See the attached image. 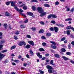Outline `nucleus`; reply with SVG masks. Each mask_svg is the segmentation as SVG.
I'll list each match as a JSON object with an SVG mask.
<instances>
[{"label":"nucleus","instance_id":"f257e3e1","mask_svg":"<svg viewBox=\"0 0 74 74\" xmlns=\"http://www.w3.org/2000/svg\"><path fill=\"white\" fill-rule=\"evenodd\" d=\"M38 11L39 13L41 14L40 16H43L47 14V13L45 12H44V10L42 8L38 7L37 8Z\"/></svg>","mask_w":74,"mask_h":74},{"label":"nucleus","instance_id":"f03ea898","mask_svg":"<svg viewBox=\"0 0 74 74\" xmlns=\"http://www.w3.org/2000/svg\"><path fill=\"white\" fill-rule=\"evenodd\" d=\"M23 7V10H27V6L25 5V4L24 3H23V4L19 6V7Z\"/></svg>","mask_w":74,"mask_h":74},{"label":"nucleus","instance_id":"7ed1b4c3","mask_svg":"<svg viewBox=\"0 0 74 74\" xmlns=\"http://www.w3.org/2000/svg\"><path fill=\"white\" fill-rule=\"evenodd\" d=\"M18 45L19 46H22L23 45L25 46L26 45V43L24 41H21L18 43Z\"/></svg>","mask_w":74,"mask_h":74},{"label":"nucleus","instance_id":"20e7f679","mask_svg":"<svg viewBox=\"0 0 74 74\" xmlns=\"http://www.w3.org/2000/svg\"><path fill=\"white\" fill-rule=\"evenodd\" d=\"M28 43H29L30 45H32V46H34V42L32 40L31 41H27Z\"/></svg>","mask_w":74,"mask_h":74},{"label":"nucleus","instance_id":"39448f33","mask_svg":"<svg viewBox=\"0 0 74 74\" xmlns=\"http://www.w3.org/2000/svg\"><path fill=\"white\" fill-rule=\"evenodd\" d=\"M72 29V30H73L74 32V28H73V27H71V26H68V27H66V29H67V30H70V29Z\"/></svg>","mask_w":74,"mask_h":74},{"label":"nucleus","instance_id":"423d86ee","mask_svg":"<svg viewBox=\"0 0 74 74\" xmlns=\"http://www.w3.org/2000/svg\"><path fill=\"white\" fill-rule=\"evenodd\" d=\"M10 3H11V6L12 7L15 6V3H16V1H10Z\"/></svg>","mask_w":74,"mask_h":74},{"label":"nucleus","instance_id":"0eeeda50","mask_svg":"<svg viewBox=\"0 0 74 74\" xmlns=\"http://www.w3.org/2000/svg\"><path fill=\"white\" fill-rule=\"evenodd\" d=\"M46 67L47 69H48V70H52V67L51 66H50L49 65H47L46 66Z\"/></svg>","mask_w":74,"mask_h":74},{"label":"nucleus","instance_id":"6e6552de","mask_svg":"<svg viewBox=\"0 0 74 74\" xmlns=\"http://www.w3.org/2000/svg\"><path fill=\"white\" fill-rule=\"evenodd\" d=\"M54 29L55 32L56 33H57L58 31V30H59V29H58V28L57 27H54Z\"/></svg>","mask_w":74,"mask_h":74},{"label":"nucleus","instance_id":"1a4fd4ad","mask_svg":"<svg viewBox=\"0 0 74 74\" xmlns=\"http://www.w3.org/2000/svg\"><path fill=\"white\" fill-rule=\"evenodd\" d=\"M5 56V55L4 54H2L1 53H0V60H1Z\"/></svg>","mask_w":74,"mask_h":74},{"label":"nucleus","instance_id":"9d476101","mask_svg":"<svg viewBox=\"0 0 74 74\" xmlns=\"http://www.w3.org/2000/svg\"><path fill=\"white\" fill-rule=\"evenodd\" d=\"M62 58L65 60H71L70 59H69V58H67L64 56H62Z\"/></svg>","mask_w":74,"mask_h":74},{"label":"nucleus","instance_id":"9b49d317","mask_svg":"<svg viewBox=\"0 0 74 74\" xmlns=\"http://www.w3.org/2000/svg\"><path fill=\"white\" fill-rule=\"evenodd\" d=\"M5 16H10V13L8 12H5Z\"/></svg>","mask_w":74,"mask_h":74},{"label":"nucleus","instance_id":"f8f14e48","mask_svg":"<svg viewBox=\"0 0 74 74\" xmlns=\"http://www.w3.org/2000/svg\"><path fill=\"white\" fill-rule=\"evenodd\" d=\"M27 15H30V16H33V13L30 12H28L27 13Z\"/></svg>","mask_w":74,"mask_h":74},{"label":"nucleus","instance_id":"ddd939ff","mask_svg":"<svg viewBox=\"0 0 74 74\" xmlns=\"http://www.w3.org/2000/svg\"><path fill=\"white\" fill-rule=\"evenodd\" d=\"M44 7H50V6L49 5H48V4L45 3L44 5Z\"/></svg>","mask_w":74,"mask_h":74},{"label":"nucleus","instance_id":"4468645a","mask_svg":"<svg viewBox=\"0 0 74 74\" xmlns=\"http://www.w3.org/2000/svg\"><path fill=\"white\" fill-rule=\"evenodd\" d=\"M3 26H4V27L5 29H7L8 26L7 25V24H6V23L4 24Z\"/></svg>","mask_w":74,"mask_h":74},{"label":"nucleus","instance_id":"2eb2a0df","mask_svg":"<svg viewBox=\"0 0 74 74\" xmlns=\"http://www.w3.org/2000/svg\"><path fill=\"white\" fill-rule=\"evenodd\" d=\"M55 56L56 58H60V56H59L58 54H55Z\"/></svg>","mask_w":74,"mask_h":74},{"label":"nucleus","instance_id":"dca6fc26","mask_svg":"<svg viewBox=\"0 0 74 74\" xmlns=\"http://www.w3.org/2000/svg\"><path fill=\"white\" fill-rule=\"evenodd\" d=\"M16 48V46L14 45L11 47L10 48V49L11 50H12V49H15V48Z\"/></svg>","mask_w":74,"mask_h":74},{"label":"nucleus","instance_id":"f3484780","mask_svg":"<svg viewBox=\"0 0 74 74\" xmlns=\"http://www.w3.org/2000/svg\"><path fill=\"white\" fill-rule=\"evenodd\" d=\"M72 21V18H69L66 19L65 20V21Z\"/></svg>","mask_w":74,"mask_h":74},{"label":"nucleus","instance_id":"a211bd4d","mask_svg":"<svg viewBox=\"0 0 74 74\" xmlns=\"http://www.w3.org/2000/svg\"><path fill=\"white\" fill-rule=\"evenodd\" d=\"M29 52L30 53L31 55L33 56L34 55V53H33V51L31 50H30L29 51Z\"/></svg>","mask_w":74,"mask_h":74},{"label":"nucleus","instance_id":"6ab92c4d","mask_svg":"<svg viewBox=\"0 0 74 74\" xmlns=\"http://www.w3.org/2000/svg\"><path fill=\"white\" fill-rule=\"evenodd\" d=\"M51 35V33H48L46 34V36L47 37H49V36H50Z\"/></svg>","mask_w":74,"mask_h":74},{"label":"nucleus","instance_id":"aec40b11","mask_svg":"<svg viewBox=\"0 0 74 74\" xmlns=\"http://www.w3.org/2000/svg\"><path fill=\"white\" fill-rule=\"evenodd\" d=\"M44 31L43 29H41L39 31V33H43L44 32Z\"/></svg>","mask_w":74,"mask_h":74},{"label":"nucleus","instance_id":"412c9836","mask_svg":"<svg viewBox=\"0 0 74 74\" xmlns=\"http://www.w3.org/2000/svg\"><path fill=\"white\" fill-rule=\"evenodd\" d=\"M52 18H56L57 17V16L55 15V14H52Z\"/></svg>","mask_w":74,"mask_h":74},{"label":"nucleus","instance_id":"4be33fe9","mask_svg":"<svg viewBox=\"0 0 74 74\" xmlns=\"http://www.w3.org/2000/svg\"><path fill=\"white\" fill-rule=\"evenodd\" d=\"M66 40V37H64L63 38H62L61 39V41H63L64 40Z\"/></svg>","mask_w":74,"mask_h":74},{"label":"nucleus","instance_id":"5701e85b","mask_svg":"<svg viewBox=\"0 0 74 74\" xmlns=\"http://www.w3.org/2000/svg\"><path fill=\"white\" fill-rule=\"evenodd\" d=\"M30 48V45H27L26 46V48H27V49H29Z\"/></svg>","mask_w":74,"mask_h":74},{"label":"nucleus","instance_id":"b1692460","mask_svg":"<svg viewBox=\"0 0 74 74\" xmlns=\"http://www.w3.org/2000/svg\"><path fill=\"white\" fill-rule=\"evenodd\" d=\"M61 51L62 52H66V49L63 48H62Z\"/></svg>","mask_w":74,"mask_h":74},{"label":"nucleus","instance_id":"393cba45","mask_svg":"<svg viewBox=\"0 0 74 74\" xmlns=\"http://www.w3.org/2000/svg\"><path fill=\"white\" fill-rule=\"evenodd\" d=\"M39 51H45L44 49H43L42 48H41L39 49Z\"/></svg>","mask_w":74,"mask_h":74},{"label":"nucleus","instance_id":"a878e982","mask_svg":"<svg viewBox=\"0 0 74 74\" xmlns=\"http://www.w3.org/2000/svg\"><path fill=\"white\" fill-rule=\"evenodd\" d=\"M50 42L51 43H52V44H54V45H56V43H55V42L52 41H50Z\"/></svg>","mask_w":74,"mask_h":74},{"label":"nucleus","instance_id":"bb28decb","mask_svg":"<svg viewBox=\"0 0 74 74\" xmlns=\"http://www.w3.org/2000/svg\"><path fill=\"white\" fill-rule=\"evenodd\" d=\"M52 14H50L49 15L48 17H47V18H48V19H50V18H52Z\"/></svg>","mask_w":74,"mask_h":74},{"label":"nucleus","instance_id":"cd10ccee","mask_svg":"<svg viewBox=\"0 0 74 74\" xmlns=\"http://www.w3.org/2000/svg\"><path fill=\"white\" fill-rule=\"evenodd\" d=\"M32 9L33 11H36V7L33 6L32 7Z\"/></svg>","mask_w":74,"mask_h":74},{"label":"nucleus","instance_id":"c85d7f7f","mask_svg":"<svg viewBox=\"0 0 74 74\" xmlns=\"http://www.w3.org/2000/svg\"><path fill=\"white\" fill-rule=\"evenodd\" d=\"M32 30L33 31H35V30H36V27H32Z\"/></svg>","mask_w":74,"mask_h":74},{"label":"nucleus","instance_id":"c756f323","mask_svg":"<svg viewBox=\"0 0 74 74\" xmlns=\"http://www.w3.org/2000/svg\"><path fill=\"white\" fill-rule=\"evenodd\" d=\"M71 54V53L70 52H67L66 53V55H70Z\"/></svg>","mask_w":74,"mask_h":74},{"label":"nucleus","instance_id":"7c9ffc66","mask_svg":"<svg viewBox=\"0 0 74 74\" xmlns=\"http://www.w3.org/2000/svg\"><path fill=\"white\" fill-rule=\"evenodd\" d=\"M51 47H52L53 48V49H56V46H53V45H51Z\"/></svg>","mask_w":74,"mask_h":74},{"label":"nucleus","instance_id":"2f4dec72","mask_svg":"<svg viewBox=\"0 0 74 74\" xmlns=\"http://www.w3.org/2000/svg\"><path fill=\"white\" fill-rule=\"evenodd\" d=\"M2 35H3V33L1 32H0V39H2Z\"/></svg>","mask_w":74,"mask_h":74},{"label":"nucleus","instance_id":"473e14b6","mask_svg":"<svg viewBox=\"0 0 74 74\" xmlns=\"http://www.w3.org/2000/svg\"><path fill=\"white\" fill-rule=\"evenodd\" d=\"M14 7L15 9H16V11H18L19 10V9L18 8H17V6H15Z\"/></svg>","mask_w":74,"mask_h":74},{"label":"nucleus","instance_id":"72a5a7b5","mask_svg":"<svg viewBox=\"0 0 74 74\" xmlns=\"http://www.w3.org/2000/svg\"><path fill=\"white\" fill-rule=\"evenodd\" d=\"M42 45L44 47H45V46H46L47 44L45 42H43L42 43Z\"/></svg>","mask_w":74,"mask_h":74},{"label":"nucleus","instance_id":"f704fd0d","mask_svg":"<svg viewBox=\"0 0 74 74\" xmlns=\"http://www.w3.org/2000/svg\"><path fill=\"white\" fill-rule=\"evenodd\" d=\"M51 70L52 69L48 70V71L49 73H52V71Z\"/></svg>","mask_w":74,"mask_h":74},{"label":"nucleus","instance_id":"c9c22d12","mask_svg":"<svg viewBox=\"0 0 74 74\" xmlns=\"http://www.w3.org/2000/svg\"><path fill=\"white\" fill-rule=\"evenodd\" d=\"M39 71L40 72V73H41V74H44V72L42 71V70H39Z\"/></svg>","mask_w":74,"mask_h":74},{"label":"nucleus","instance_id":"e433bc0d","mask_svg":"<svg viewBox=\"0 0 74 74\" xmlns=\"http://www.w3.org/2000/svg\"><path fill=\"white\" fill-rule=\"evenodd\" d=\"M4 42H5V41L4 40H2L0 42V44H3V43H4Z\"/></svg>","mask_w":74,"mask_h":74},{"label":"nucleus","instance_id":"4c0bfd02","mask_svg":"<svg viewBox=\"0 0 74 74\" xmlns=\"http://www.w3.org/2000/svg\"><path fill=\"white\" fill-rule=\"evenodd\" d=\"M49 29L51 31V32H53V27H51Z\"/></svg>","mask_w":74,"mask_h":74},{"label":"nucleus","instance_id":"58836bf2","mask_svg":"<svg viewBox=\"0 0 74 74\" xmlns=\"http://www.w3.org/2000/svg\"><path fill=\"white\" fill-rule=\"evenodd\" d=\"M7 51V50H4L2 51V53H4L5 52H6Z\"/></svg>","mask_w":74,"mask_h":74},{"label":"nucleus","instance_id":"ea45409f","mask_svg":"<svg viewBox=\"0 0 74 74\" xmlns=\"http://www.w3.org/2000/svg\"><path fill=\"white\" fill-rule=\"evenodd\" d=\"M18 11H20V12H23V10L21 9H18Z\"/></svg>","mask_w":74,"mask_h":74},{"label":"nucleus","instance_id":"a19ab883","mask_svg":"<svg viewBox=\"0 0 74 74\" xmlns=\"http://www.w3.org/2000/svg\"><path fill=\"white\" fill-rule=\"evenodd\" d=\"M10 2H7L6 3V4L7 5H10Z\"/></svg>","mask_w":74,"mask_h":74},{"label":"nucleus","instance_id":"79ce46f5","mask_svg":"<svg viewBox=\"0 0 74 74\" xmlns=\"http://www.w3.org/2000/svg\"><path fill=\"white\" fill-rule=\"evenodd\" d=\"M14 62L16 63H18L19 62V60H14Z\"/></svg>","mask_w":74,"mask_h":74},{"label":"nucleus","instance_id":"37998d69","mask_svg":"<svg viewBox=\"0 0 74 74\" xmlns=\"http://www.w3.org/2000/svg\"><path fill=\"white\" fill-rule=\"evenodd\" d=\"M59 3L58 2V1H56L55 3V5H59Z\"/></svg>","mask_w":74,"mask_h":74},{"label":"nucleus","instance_id":"c03bdc74","mask_svg":"<svg viewBox=\"0 0 74 74\" xmlns=\"http://www.w3.org/2000/svg\"><path fill=\"white\" fill-rule=\"evenodd\" d=\"M51 23H53V24H55L56 23V22L54 21H51Z\"/></svg>","mask_w":74,"mask_h":74},{"label":"nucleus","instance_id":"a18cd8bd","mask_svg":"<svg viewBox=\"0 0 74 74\" xmlns=\"http://www.w3.org/2000/svg\"><path fill=\"white\" fill-rule=\"evenodd\" d=\"M19 34V32L18 31H17L15 33V34Z\"/></svg>","mask_w":74,"mask_h":74},{"label":"nucleus","instance_id":"49530a36","mask_svg":"<svg viewBox=\"0 0 74 74\" xmlns=\"http://www.w3.org/2000/svg\"><path fill=\"white\" fill-rule=\"evenodd\" d=\"M26 36L27 38H31V36H30L29 35H27Z\"/></svg>","mask_w":74,"mask_h":74},{"label":"nucleus","instance_id":"de8ad7c7","mask_svg":"<svg viewBox=\"0 0 74 74\" xmlns=\"http://www.w3.org/2000/svg\"><path fill=\"white\" fill-rule=\"evenodd\" d=\"M40 24H41V25H44L45 24L44 22L43 21L40 22Z\"/></svg>","mask_w":74,"mask_h":74},{"label":"nucleus","instance_id":"09e8293b","mask_svg":"<svg viewBox=\"0 0 74 74\" xmlns=\"http://www.w3.org/2000/svg\"><path fill=\"white\" fill-rule=\"evenodd\" d=\"M53 60H51V62H50V63L51 64H53Z\"/></svg>","mask_w":74,"mask_h":74},{"label":"nucleus","instance_id":"8fccbe9b","mask_svg":"<svg viewBox=\"0 0 74 74\" xmlns=\"http://www.w3.org/2000/svg\"><path fill=\"white\" fill-rule=\"evenodd\" d=\"M45 56L46 57H47L48 56H49V53H47L45 54Z\"/></svg>","mask_w":74,"mask_h":74},{"label":"nucleus","instance_id":"3c124183","mask_svg":"<svg viewBox=\"0 0 74 74\" xmlns=\"http://www.w3.org/2000/svg\"><path fill=\"white\" fill-rule=\"evenodd\" d=\"M32 1L33 2H35L36 3L38 2V1L37 0H32Z\"/></svg>","mask_w":74,"mask_h":74},{"label":"nucleus","instance_id":"603ef678","mask_svg":"<svg viewBox=\"0 0 74 74\" xmlns=\"http://www.w3.org/2000/svg\"><path fill=\"white\" fill-rule=\"evenodd\" d=\"M70 62L71 63H73V64H74V61L73 60H71L70 61Z\"/></svg>","mask_w":74,"mask_h":74},{"label":"nucleus","instance_id":"864d4df0","mask_svg":"<svg viewBox=\"0 0 74 74\" xmlns=\"http://www.w3.org/2000/svg\"><path fill=\"white\" fill-rule=\"evenodd\" d=\"M14 39H15V40H17V39H18L17 36H14Z\"/></svg>","mask_w":74,"mask_h":74},{"label":"nucleus","instance_id":"5fc2aeb1","mask_svg":"<svg viewBox=\"0 0 74 74\" xmlns=\"http://www.w3.org/2000/svg\"><path fill=\"white\" fill-rule=\"evenodd\" d=\"M20 27L21 28H25V27H24L23 25H21Z\"/></svg>","mask_w":74,"mask_h":74},{"label":"nucleus","instance_id":"6e6d98bb","mask_svg":"<svg viewBox=\"0 0 74 74\" xmlns=\"http://www.w3.org/2000/svg\"><path fill=\"white\" fill-rule=\"evenodd\" d=\"M36 54L38 57L40 55V53H37Z\"/></svg>","mask_w":74,"mask_h":74},{"label":"nucleus","instance_id":"4d7b16f0","mask_svg":"<svg viewBox=\"0 0 74 74\" xmlns=\"http://www.w3.org/2000/svg\"><path fill=\"white\" fill-rule=\"evenodd\" d=\"M18 4H22V1H19L18 2Z\"/></svg>","mask_w":74,"mask_h":74},{"label":"nucleus","instance_id":"13d9d810","mask_svg":"<svg viewBox=\"0 0 74 74\" xmlns=\"http://www.w3.org/2000/svg\"><path fill=\"white\" fill-rule=\"evenodd\" d=\"M66 11H70V8H68L66 9Z\"/></svg>","mask_w":74,"mask_h":74},{"label":"nucleus","instance_id":"bf43d9fd","mask_svg":"<svg viewBox=\"0 0 74 74\" xmlns=\"http://www.w3.org/2000/svg\"><path fill=\"white\" fill-rule=\"evenodd\" d=\"M71 12H73L74 11V8H73L71 10Z\"/></svg>","mask_w":74,"mask_h":74},{"label":"nucleus","instance_id":"052dcab7","mask_svg":"<svg viewBox=\"0 0 74 74\" xmlns=\"http://www.w3.org/2000/svg\"><path fill=\"white\" fill-rule=\"evenodd\" d=\"M3 47V45H0V49H1L2 48V47Z\"/></svg>","mask_w":74,"mask_h":74},{"label":"nucleus","instance_id":"680f3d73","mask_svg":"<svg viewBox=\"0 0 74 74\" xmlns=\"http://www.w3.org/2000/svg\"><path fill=\"white\" fill-rule=\"evenodd\" d=\"M41 38L42 39H45L46 38H45V36H43L41 37Z\"/></svg>","mask_w":74,"mask_h":74},{"label":"nucleus","instance_id":"e2e57ef3","mask_svg":"<svg viewBox=\"0 0 74 74\" xmlns=\"http://www.w3.org/2000/svg\"><path fill=\"white\" fill-rule=\"evenodd\" d=\"M22 16H24V17H25V18H26V15H25V14H22Z\"/></svg>","mask_w":74,"mask_h":74},{"label":"nucleus","instance_id":"0e129e2a","mask_svg":"<svg viewBox=\"0 0 74 74\" xmlns=\"http://www.w3.org/2000/svg\"><path fill=\"white\" fill-rule=\"evenodd\" d=\"M71 44L73 45V47H74V41H72L71 42Z\"/></svg>","mask_w":74,"mask_h":74},{"label":"nucleus","instance_id":"69168bd1","mask_svg":"<svg viewBox=\"0 0 74 74\" xmlns=\"http://www.w3.org/2000/svg\"><path fill=\"white\" fill-rule=\"evenodd\" d=\"M71 45L70 44H69L68 45V48H69V49H70V48H71Z\"/></svg>","mask_w":74,"mask_h":74},{"label":"nucleus","instance_id":"338daca9","mask_svg":"<svg viewBox=\"0 0 74 74\" xmlns=\"http://www.w3.org/2000/svg\"><path fill=\"white\" fill-rule=\"evenodd\" d=\"M67 34L68 35L70 34V31H67Z\"/></svg>","mask_w":74,"mask_h":74},{"label":"nucleus","instance_id":"774afa93","mask_svg":"<svg viewBox=\"0 0 74 74\" xmlns=\"http://www.w3.org/2000/svg\"><path fill=\"white\" fill-rule=\"evenodd\" d=\"M27 22H28V20L27 19L25 21V23H27Z\"/></svg>","mask_w":74,"mask_h":74}]
</instances>
